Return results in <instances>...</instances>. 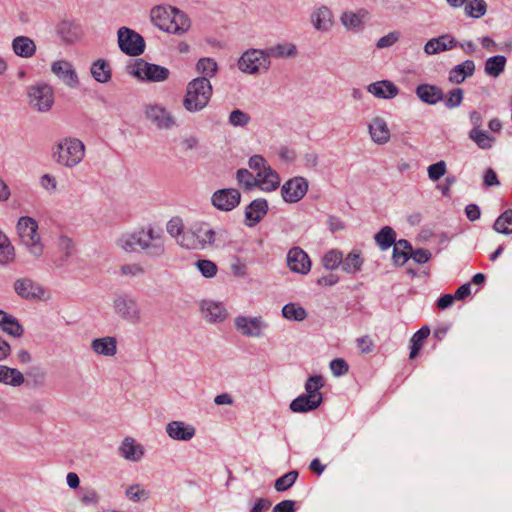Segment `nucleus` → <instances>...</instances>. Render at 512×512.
<instances>
[{
  "instance_id": "nucleus-1",
  "label": "nucleus",
  "mask_w": 512,
  "mask_h": 512,
  "mask_svg": "<svg viewBox=\"0 0 512 512\" xmlns=\"http://www.w3.org/2000/svg\"><path fill=\"white\" fill-rule=\"evenodd\" d=\"M121 243L127 252L145 250L152 257H159L165 251L161 232H156L151 226L124 236Z\"/></svg>"
},
{
  "instance_id": "nucleus-2",
  "label": "nucleus",
  "mask_w": 512,
  "mask_h": 512,
  "mask_svg": "<svg viewBox=\"0 0 512 512\" xmlns=\"http://www.w3.org/2000/svg\"><path fill=\"white\" fill-rule=\"evenodd\" d=\"M213 95V87L207 77H196L186 86L182 101L183 107L190 113L202 111L208 106Z\"/></svg>"
},
{
  "instance_id": "nucleus-3",
  "label": "nucleus",
  "mask_w": 512,
  "mask_h": 512,
  "mask_svg": "<svg viewBox=\"0 0 512 512\" xmlns=\"http://www.w3.org/2000/svg\"><path fill=\"white\" fill-rule=\"evenodd\" d=\"M85 156L84 143L72 137L60 140L53 148V160L64 167L72 168L78 165Z\"/></svg>"
},
{
  "instance_id": "nucleus-4",
  "label": "nucleus",
  "mask_w": 512,
  "mask_h": 512,
  "mask_svg": "<svg viewBox=\"0 0 512 512\" xmlns=\"http://www.w3.org/2000/svg\"><path fill=\"white\" fill-rule=\"evenodd\" d=\"M216 240V232L207 223H196L190 229L183 232L178 243L186 249L202 250L208 245H213Z\"/></svg>"
},
{
  "instance_id": "nucleus-5",
  "label": "nucleus",
  "mask_w": 512,
  "mask_h": 512,
  "mask_svg": "<svg viewBox=\"0 0 512 512\" xmlns=\"http://www.w3.org/2000/svg\"><path fill=\"white\" fill-rule=\"evenodd\" d=\"M17 232L22 244L35 257L43 254L44 247L38 234V223L29 216L20 217L17 223Z\"/></svg>"
},
{
  "instance_id": "nucleus-6",
  "label": "nucleus",
  "mask_w": 512,
  "mask_h": 512,
  "mask_svg": "<svg viewBox=\"0 0 512 512\" xmlns=\"http://www.w3.org/2000/svg\"><path fill=\"white\" fill-rule=\"evenodd\" d=\"M129 74L147 82H162L169 78L170 71L164 66L149 63L142 58L127 66Z\"/></svg>"
},
{
  "instance_id": "nucleus-7",
  "label": "nucleus",
  "mask_w": 512,
  "mask_h": 512,
  "mask_svg": "<svg viewBox=\"0 0 512 512\" xmlns=\"http://www.w3.org/2000/svg\"><path fill=\"white\" fill-rule=\"evenodd\" d=\"M270 64L269 54L257 49L244 52L238 60L239 69L249 74L265 72L269 69Z\"/></svg>"
},
{
  "instance_id": "nucleus-8",
  "label": "nucleus",
  "mask_w": 512,
  "mask_h": 512,
  "mask_svg": "<svg viewBox=\"0 0 512 512\" xmlns=\"http://www.w3.org/2000/svg\"><path fill=\"white\" fill-rule=\"evenodd\" d=\"M29 104L39 112L49 111L54 104V92L50 85L37 83L28 90Z\"/></svg>"
},
{
  "instance_id": "nucleus-9",
  "label": "nucleus",
  "mask_w": 512,
  "mask_h": 512,
  "mask_svg": "<svg viewBox=\"0 0 512 512\" xmlns=\"http://www.w3.org/2000/svg\"><path fill=\"white\" fill-rule=\"evenodd\" d=\"M118 44L121 51L129 56H139L145 50L143 37L128 27L119 28Z\"/></svg>"
},
{
  "instance_id": "nucleus-10",
  "label": "nucleus",
  "mask_w": 512,
  "mask_h": 512,
  "mask_svg": "<svg viewBox=\"0 0 512 512\" xmlns=\"http://www.w3.org/2000/svg\"><path fill=\"white\" fill-rule=\"evenodd\" d=\"M241 201V193L235 188L216 190L211 197L212 205L219 211L229 212L235 209Z\"/></svg>"
},
{
  "instance_id": "nucleus-11",
  "label": "nucleus",
  "mask_w": 512,
  "mask_h": 512,
  "mask_svg": "<svg viewBox=\"0 0 512 512\" xmlns=\"http://www.w3.org/2000/svg\"><path fill=\"white\" fill-rule=\"evenodd\" d=\"M308 191L306 178L297 176L286 181L281 187V196L286 203H297Z\"/></svg>"
},
{
  "instance_id": "nucleus-12",
  "label": "nucleus",
  "mask_w": 512,
  "mask_h": 512,
  "mask_svg": "<svg viewBox=\"0 0 512 512\" xmlns=\"http://www.w3.org/2000/svg\"><path fill=\"white\" fill-rule=\"evenodd\" d=\"M115 312L123 319L132 323H138L141 312L137 301L127 295H121L114 300Z\"/></svg>"
},
{
  "instance_id": "nucleus-13",
  "label": "nucleus",
  "mask_w": 512,
  "mask_h": 512,
  "mask_svg": "<svg viewBox=\"0 0 512 512\" xmlns=\"http://www.w3.org/2000/svg\"><path fill=\"white\" fill-rule=\"evenodd\" d=\"M14 290L25 300H41L44 298V288L29 278H20L14 282Z\"/></svg>"
},
{
  "instance_id": "nucleus-14",
  "label": "nucleus",
  "mask_w": 512,
  "mask_h": 512,
  "mask_svg": "<svg viewBox=\"0 0 512 512\" xmlns=\"http://www.w3.org/2000/svg\"><path fill=\"white\" fill-rule=\"evenodd\" d=\"M235 327L242 335L247 337H260L262 329L267 327L261 316L248 318L238 316L235 318Z\"/></svg>"
},
{
  "instance_id": "nucleus-15",
  "label": "nucleus",
  "mask_w": 512,
  "mask_h": 512,
  "mask_svg": "<svg viewBox=\"0 0 512 512\" xmlns=\"http://www.w3.org/2000/svg\"><path fill=\"white\" fill-rule=\"evenodd\" d=\"M287 264L292 272L307 274L311 269V261L307 253L299 248L293 247L287 254Z\"/></svg>"
},
{
  "instance_id": "nucleus-16",
  "label": "nucleus",
  "mask_w": 512,
  "mask_h": 512,
  "mask_svg": "<svg viewBox=\"0 0 512 512\" xmlns=\"http://www.w3.org/2000/svg\"><path fill=\"white\" fill-rule=\"evenodd\" d=\"M51 71L67 86L75 88L79 85V78L72 64L66 60L55 61Z\"/></svg>"
},
{
  "instance_id": "nucleus-17",
  "label": "nucleus",
  "mask_w": 512,
  "mask_h": 512,
  "mask_svg": "<svg viewBox=\"0 0 512 512\" xmlns=\"http://www.w3.org/2000/svg\"><path fill=\"white\" fill-rule=\"evenodd\" d=\"M268 202L264 198H257L245 208V224L249 227L258 224L268 212Z\"/></svg>"
},
{
  "instance_id": "nucleus-18",
  "label": "nucleus",
  "mask_w": 512,
  "mask_h": 512,
  "mask_svg": "<svg viewBox=\"0 0 512 512\" xmlns=\"http://www.w3.org/2000/svg\"><path fill=\"white\" fill-rule=\"evenodd\" d=\"M457 46L458 42L453 36L444 34L427 41L424 46V51L428 55H433L442 51L453 49Z\"/></svg>"
},
{
  "instance_id": "nucleus-19",
  "label": "nucleus",
  "mask_w": 512,
  "mask_h": 512,
  "mask_svg": "<svg viewBox=\"0 0 512 512\" xmlns=\"http://www.w3.org/2000/svg\"><path fill=\"white\" fill-rule=\"evenodd\" d=\"M417 97L426 104L435 105L444 98L443 90L432 84H420L416 87Z\"/></svg>"
},
{
  "instance_id": "nucleus-20",
  "label": "nucleus",
  "mask_w": 512,
  "mask_h": 512,
  "mask_svg": "<svg viewBox=\"0 0 512 512\" xmlns=\"http://www.w3.org/2000/svg\"><path fill=\"white\" fill-rule=\"evenodd\" d=\"M166 432L174 440L189 441L194 437L196 430L192 425L182 421H172L167 424Z\"/></svg>"
},
{
  "instance_id": "nucleus-21",
  "label": "nucleus",
  "mask_w": 512,
  "mask_h": 512,
  "mask_svg": "<svg viewBox=\"0 0 512 512\" xmlns=\"http://www.w3.org/2000/svg\"><path fill=\"white\" fill-rule=\"evenodd\" d=\"M257 187L265 192L276 190L280 185L279 174L270 166L264 167V170L257 173Z\"/></svg>"
},
{
  "instance_id": "nucleus-22",
  "label": "nucleus",
  "mask_w": 512,
  "mask_h": 512,
  "mask_svg": "<svg viewBox=\"0 0 512 512\" xmlns=\"http://www.w3.org/2000/svg\"><path fill=\"white\" fill-rule=\"evenodd\" d=\"M368 92L377 98L392 99L398 95V87L389 80L377 81L367 87Z\"/></svg>"
},
{
  "instance_id": "nucleus-23",
  "label": "nucleus",
  "mask_w": 512,
  "mask_h": 512,
  "mask_svg": "<svg viewBox=\"0 0 512 512\" xmlns=\"http://www.w3.org/2000/svg\"><path fill=\"white\" fill-rule=\"evenodd\" d=\"M369 133L372 140L380 145L386 144L390 139V130L383 118L376 117L369 124Z\"/></svg>"
},
{
  "instance_id": "nucleus-24",
  "label": "nucleus",
  "mask_w": 512,
  "mask_h": 512,
  "mask_svg": "<svg viewBox=\"0 0 512 512\" xmlns=\"http://www.w3.org/2000/svg\"><path fill=\"white\" fill-rule=\"evenodd\" d=\"M147 118L153 122L158 128H170L174 121L171 115L161 106H150L146 110Z\"/></svg>"
},
{
  "instance_id": "nucleus-25",
  "label": "nucleus",
  "mask_w": 512,
  "mask_h": 512,
  "mask_svg": "<svg viewBox=\"0 0 512 512\" xmlns=\"http://www.w3.org/2000/svg\"><path fill=\"white\" fill-rule=\"evenodd\" d=\"M475 72V63L473 60H465L463 63L454 66L449 71L448 79L451 83L461 84L467 77H470Z\"/></svg>"
},
{
  "instance_id": "nucleus-26",
  "label": "nucleus",
  "mask_w": 512,
  "mask_h": 512,
  "mask_svg": "<svg viewBox=\"0 0 512 512\" xmlns=\"http://www.w3.org/2000/svg\"><path fill=\"white\" fill-rule=\"evenodd\" d=\"M170 9L172 14L168 33L183 34L187 32L191 26L188 16L175 7H170Z\"/></svg>"
},
{
  "instance_id": "nucleus-27",
  "label": "nucleus",
  "mask_w": 512,
  "mask_h": 512,
  "mask_svg": "<svg viewBox=\"0 0 512 512\" xmlns=\"http://www.w3.org/2000/svg\"><path fill=\"white\" fill-rule=\"evenodd\" d=\"M12 49L17 56L30 58L36 53V44L27 36H18L12 41Z\"/></svg>"
},
{
  "instance_id": "nucleus-28",
  "label": "nucleus",
  "mask_w": 512,
  "mask_h": 512,
  "mask_svg": "<svg viewBox=\"0 0 512 512\" xmlns=\"http://www.w3.org/2000/svg\"><path fill=\"white\" fill-rule=\"evenodd\" d=\"M364 261L365 260L361 255V251L353 249L345 257H343L341 269L345 273L355 275L362 270Z\"/></svg>"
},
{
  "instance_id": "nucleus-29",
  "label": "nucleus",
  "mask_w": 512,
  "mask_h": 512,
  "mask_svg": "<svg viewBox=\"0 0 512 512\" xmlns=\"http://www.w3.org/2000/svg\"><path fill=\"white\" fill-rule=\"evenodd\" d=\"M171 6H155L150 11L152 23L159 29L168 32L171 23Z\"/></svg>"
},
{
  "instance_id": "nucleus-30",
  "label": "nucleus",
  "mask_w": 512,
  "mask_h": 512,
  "mask_svg": "<svg viewBox=\"0 0 512 512\" xmlns=\"http://www.w3.org/2000/svg\"><path fill=\"white\" fill-rule=\"evenodd\" d=\"M201 308L205 318L210 322H222L227 317V311L221 303L204 301Z\"/></svg>"
},
{
  "instance_id": "nucleus-31",
  "label": "nucleus",
  "mask_w": 512,
  "mask_h": 512,
  "mask_svg": "<svg viewBox=\"0 0 512 512\" xmlns=\"http://www.w3.org/2000/svg\"><path fill=\"white\" fill-rule=\"evenodd\" d=\"M0 327L4 332L13 336L21 337L23 335V327L19 321L12 315L0 310Z\"/></svg>"
},
{
  "instance_id": "nucleus-32",
  "label": "nucleus",
  "mask_w": 512,
  "mask_h": 512,
  "mask_svg": "<svg viewBox=\"0 0 512 512\" xmlns=\"http://www.w3.org/2000/svg\"><path fill=\"white\" fill-rule=\"evenodd\" d=\"M24 382V375L18 369L0 365V383L12 387H19Z\"/></svg>"
},
{
  "instance_id": "nucleus-33",
  "label": "nucleus",
  "mask_w": 512,
  "mask_h": 512,
  "mask_svg": "<svg viewBox=\"0 0 512 512\" xmlns=\"http://www.w3.org/2000/svg\"><path fill=\"white\" fill-rule=\"evenodd\" d=\"M91 347L95 353L104 356H114L117 352L116 339L110 336L94 339Z\"/></svg>"
},
{
  "instance_id": "nucleus-34",
  "label": "nucleus",
  "mask_w": 512,
  "mask_h": 512,
  "mask_svg": "<svg viewBox=\"0 0 512 512\" xmlns=\"http://www.w3.org/2000/svg\"><path fill=\"white\" fill-rule=\"evenodd\" d=\"M320 405L321 403L313 399V396L301 394L290 403V409L295 413H306L317 409Z\"/></svg>"
},
{
  "instance_id": "nucleus-35",
  "label": "nucleus",
  "mask_w": 512,
  "mask_h": 512,
  "mask_svg": "<svg viewBox=\"0 0 512 512\" xmlns=\"http://www.w3.org/2000/svg\"><path fill=\"white\" fill-rule=\"evenodd\" d=\"M411 243L406 239H400L394 245L392 260L396 266H403L410 259Z\"/></svg>"
},
{
  "instance_id": "nucleus-36",
  "label": "nucleus",
  "mask_w": 512,
  "mask_h": 512,
  "mask_svg": "<svg viewBox=\"0 0 512 512\" xmlns=\"http://www.w3.org/2000/svg\"><path fill=\"white\" fill-rule=\"evenodd\" d=\"M332 12L326 6L318 8L312 14V23L317 30L327 31L332 26Z\"/></svg>"
},
{
  "instance_id": "nucleus-37",
  "label": "nucleus",
  "mask_w": 512,
  "mask_h": 512,
  "mask_svg": "<svg viewBox=\"0 0 512 512\" xmlns=\"http://www.w3.org/2000/svg\"><path fill=\"white\" fill-rule=\"evenodd\" d=\"M368 11L360 9L358 12H344L341 16L342 24L349 30L359 31L363 27V19Z\"/></svg>"
},
{
  "instance_id": "nucleus-38",
  "label": "nucleus",
  "mask_w": 512,
  "mask_h": 512,
  "mask_svg": "<svg viewBox=\"0 0 512 512\" xmlns=\"http://www.w3.org/2000/svg\"><path fill=\"white\" fill-rule=\"evenodd\" d=\"M91 74L99 83H107L111 80L112 71L107 61L98 59L92 63Z\"/></svg>"
},
{
  "instance_id": "nucleus-39",
  "label": "nucleus",
  "mask_w": 512,
  "mask_h": 512,
  "mask_svg": "<svg viewBox=\"0 0 512 512\" xmlns=\"http://www.w3.org/2000/svg\"><path fill=\"white\" fill-rule=\"evenodd\" d=\"M506 62L504 55L489 57L485 62L484 71L488 76L497 78L504 72Z\"/></svg>"
},
{
  "instance_id": "nucleus-40",
  "label": "nucleus",
  "mask_w": 512,
  "mask_h": 512,
  "mask_svg": "<svg viewBox=\"0 0 512 512\" xmlns=\"http://www.w3.org/2000/svg\"><path fill=\"white\" fill-rule=\"evenodd\" d=\"M374 240L382 251L394 246L396 241V232L390 226H384L375 234Z\"/></svg>"
},
{
  "instance_id": "nucleus-41",
  "label": "nucleus",
  "mask_w": 512,
  "mask_h": 512,
  "mask_svg": "<svg viewBox=\"0 0 512 512\" xmlns=\"http://www.w3.org/2000/svg\"><path fill=\"white\" fill-rule=\"evenodd\" d=\"M119 450L125 459L131 461H138L143 455L141 446L136 445L134 439L129 437L124 439Z\"/></svg>"
},
{
  "instance_id": "nucleus-42",
  "label": "nucleus",
  "mask_w": 512,
  "mask_h": 512,
  "mask_svg": "<svg viewBox=\"0 0 512 512\" xmlns=\"http://www.w3.org/2000/svg\"><path fill=\"white\" fill-rule=\"evenodd\" d=\"M15 259V249L9 238L0 230V265L6 266Z\"/></svg>"
},
{
  "instance_id": "nucleus-43",
  "label": "nucleus",
  "mask_w": 512,
  "mask_h": 512,
  "mask_svg": "<svg viewBox=\"0 0 512 512\" xmlns=\"http://www.w3.org/2000/svg\"><path fill=\"white\" fill-rule=\"evenodd\" d=\"M324 386V379L321 375L310 376L305 383V395L313 396V399L318 400L322 404L323 396L320 389Z\"/></svg>"
},
{
  "instance_id": "nucleus-44",
  "label": "nucleus",
  "mask_w": 512,
  "mask_h": 512,
  "mask_svg": "<svg viewBox=\"0 0 512 512\" xmlns=\"http://www.w3.org/2000/svg\"><path fill=\"white\" fill-rule=\"evenodd\" d=\"M196 71L202 75L201 77H207L210 80L217 74L218 64L213 58L203 57L197 61Z\"/></svg>"
},
{
  "instance_id": "nucleus-45",
  "label": "nucleus",
  "mask_w": 512,
  "mask_h": 512,
  "mask_svg": "<svg viewBox=\"0 0 512 512\" xmlns=\"http://www.w3.org/2000/svg\"><path fill=\"white\" fill-rule=\"evenodd\" d=\"M430 335V328L429 326L425 325L422 326L411 338L410 343V355L409 357L415 358L419 351L421 350L424 341L428 338Z\"/></svg>"
},
{
  "instance_id": "nucleus-46",
  "label": "nucleus",
  "mask_w": 512,
  "mask_h": 512,
  "mask_svg": "<svg viewBox=\"0 0 512 512\" xmlns=\"http://www.w3.org/2000/svg\"><path fill=\"white\" fill-rule=\"evenodd\" d=\"M282 316L290 321L301 322L307 318V312L297 303H288L282 308Z\"/></svg>"
},
{
  "instance_id": "nucleus-47",
  "label": "nucleus",
  "mask_w": 512,
  "mask_h": 512,
  "mask_svg": "<svg viewBox=\"0 0 512 512\" xmlns=\"http://www.w3.org/2000/svg\"><path fill=\"white\" fill-rule=\"evenodd\" d=\"M493 229L501 234H512V209H507L495 220Z\"/></svg>"
},
{
  "instance_id": "nucleus-48",
  "label": "nucleus",
  "mask_w": 512,
  "mask_h": 512,
  "mask_svg": "<svg viewBox=\"0 0 512 512\" xmlns=\"http://www.w3.org/2000/svg\"><path fill=\"white\" fill-rule=\"evenodd\" d=\"M343 262V254L337 249L327 251L322 257V264L325 269L333 271L341 266Z\"/></svg>"
},
{
  "instance_id": "nucleus-49",
  "label": "nucleus",
  "mask_w": 512,
  "mask_h": 512,
  "mask_svg": "<svg viewBox=\"0 0 512 512\" xmlns=\"http://www.w3.org/2000/svg\"><path fill=\"white\" fill-rule=\"evenodd\" d=\"M469 137L478 145L481 149H488L492 146L494 138L491 137L488 132L478 129L475 127L469 132Z\"/></svg>"
},
{
  "instance_id": "nucleus-50",
  "label": "nucleus",
  "mask_w": 512,
  "mask_h": 512,
  "mask_svg": "<svg viewBox=\"0 0 512 512\" xmlns=\"http://www.w3.org/2000/svg\"><path fill=\"white\" fill-rule=\"evenodd\" d=\"M298 471L292 470L279 477L275 483L274 488L278 492H283L291 488L298 478Z\"/></svg>"
},
{
  "instance_id": "nucleus-51",
  "label": "nucleus",
  "mask_w": 512,
  "mask_h": 512,
  "mask_svg": "<svg viewBox=\"0 0 512 512\" xmlns=\"http://www.w3.org/2000/svg\"><path fill=\"white\" fill-rule=\"evenodd\" d=\"M266 54L275 58L291 57L297 54V50L294 44H278L270 47Z\"/></svg>"
},
{
  "instance_id": "nucleus-52",
  "label": "nucleus",
  "mask_w": 512,
  "mask_h": 512,
  "mask_svg": "<svg viewBox=\"0 0 512 512\" xmlns=\"http://www.w3.org/2000/svg\"><path fill=\"white\" fill-rule=\"evenodd\" d=\"M487 5L484 0H471L465 6V13L471 18H480L485 15Z\"/></svg>"
},
{
  "instance_id": "nucleus-53",
  "label": "nucleus",
  "mask_w": 512,
  "mask_h": 512,
  "mask_svg": "<svg viewBox=\"0 0 512 512\" xmlns=\"http://www.w3.org/2000/svg\"><path fill=\"white\" fill-rule=\"evenodd\" d=\"M464 98V90L461 88H454L450 90L442 101L448 109H453L461 105Z\"/></svg>"
},
{
  "instance_id": "nucleus-54",
  "label": "nucleus",
  "mask_w": 512,
  "mask_h": 512,
  "mask_svg": "<svg viewBox=\"0 0 512 512\" xmlns=\"http://www.w3.org/2000/svg\"><path fill=\"white\" fill-rule=\"evenodd\" d=\"M237 181L243 185L245 189L251 190L257 187V175L254 176L249 170L241 168L236 173Z\"/></svg>"
},
{
  "instance_id": "nucleus-55",
  "label": "nucleus",
  "mask_w": 512,
  "mask_h": 512,
  "mask_svg": "<svg viewBox=\"0 0 512 512\" xmlns=\"http://www.w3.org/2000/svg\"><path fill=\"white\" fill-rule=\"evenodd\" d=\"M250 120V115L239 109L233 110L229 116V123L234 127H244Z\"/></svg>"
},
{
  "instance_id": "nucleus-56",
  "label": "nucleus",
  "mask_w": 512,
  "mask_h": 512,
  "mask_svg": "<svg viewBox=\"0 0 512 512\" xmlns=\"http://www.w3.org/2000/svg\"><path fill=\"white\" fill-rule=\"evenodd\" d=\"M78 26L71 21H62L58 26V33L66 40L71 41L77 35Z\"/></svg>"
},
{
  "instance_id": "nucleus-57",
  "label": "nucleus",
  "mask_w": 512,
  "mask_h": 512,
  "mask_svg": "<svg viewBox=\"0 0 512 512\" xmlns=\"http://www.w3.org/2000/svg\"><path fill=\"white\" fill-rule=\"evenodd\" d=\"M125 494L130 500L134 502L147 500L149 498V492L146 491L145 489L140 488V485L138 484L129 486L126 489Z\"/></svg>"
},
{
  "instance_id": "nucleus-58",
  "label": "nucleus",
  "mask_w": 512,
  "mask_h": 512,
  "mask_svg": "<svg viewBox=\"0 0 512 512\" xmlns=\"http://www.w3.org/2000/svg\"><path fill=\"white\" fill-rule=\"evenodd\" d=\"M201 274L206 278H212L217 273V266L214 262L206 259L198 260L196 263Z\"/></svg>"
},
{
  "instance_id": "nucleus-59",
  "label": "nucleus",
  "mask_w": 512,
  "mask_h": 512,
  "mask_svg": "<svg viewBox=\"0 0 512 512\" xmlns=\"http://www.w3.org/2000/svg\"><path fill=\"white\" fill-rule=\"evenodd\" d=\"M330 369L334 376H342L348 373L349 365L342 358H335L330 362Z\"/></svg>"
},
{
  "instance_id": "nucleus-60",
  "label": "nucleus",
  "mask_w": 512,
  "mask_h": 512,
  "mask_svg": "<svg viewBox=\"0 0 512 512\" xmlns=\"http://www.w3.org/2000/svg\"><path fill=\"white\" fill-rule=\"evenodd\" d=\"M167 232L177 238V241L180 239L183 234V223L179 217H174L167 223Z\"/></svg>"
},
{
  "instance_id": "nucleus-61",
  "label": "nucleus",
  "mask_w": 512,
  "mask_h": 512,
  "mask_svg": "<svg viewBox=\"0 0 512 512\" xmlns=\"http://www.w3.org/2000/svg\"><path fill=\"white\" fill-rule=\"evenodd\" d=\"M446 173V163L439 161L428 167V176L432 181H437Z\"/></svg>"
},
{
  "instance_id": "nucleus-62",
  "label": "nucleus",
  "mask_w": 512,
  "mask_h": 512,
  "mask_svg": "<svg viewBox=\"0 0 512 512\" xmlns=\"http://www.w3.org/2000/svg\"><path fill=\"white\" fill-rule=\"evenodd\" d=\"M400 38V32L398 31H392L388 33L387 35L381 37L377 43L376 47L379 49L388 48L394 45Z\"/></svg>"
},
{
  "instance_id": "nucleus-63",
  "label": "nucleus",
  "mask_w": 512,
  "mask_h": 512,
  "mask_svg": "<svg viewBox=\"0 0 512 512\" xmlns=\"http://www.w3.org/2000/svg\"><path fill=\"white\" fill-rule=\"evenodd\" d=\"M431 252L426 248H418L411 250L410 258H412L418 264H425L431 259Z\"/></svg>"
},
{
  "instance_id": "nucleus-64",
  "label": "nucleus",
  "mask_w": 512,
  "mask_h": 512,
  "mask_svg": "<svg viewBox=\"0 0 512 512\" xmlns=\"http://www.w3.org/2000/svg\"><path fill=\"white\" fill-rule=\"evenodd\" d=\"M59 249L64 253L65 259L72 256L74 252V243L71 238L62 235L59 238Z\"/></svg>"
}]
</instances>
